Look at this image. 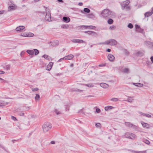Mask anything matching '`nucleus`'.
Returning <instances> with one entry per match:
<instances>
[{
  "instance_id": "1",
  "label": "nucleus",
  "mask_w": 153,
  "mask_h": 153,
  "mask_svg": "<svg viewBox=\"0 0 153 153\" xmlns=\"http://www.w3.org/2000/svg\"><path fill=\"white\" fill-rule=\"evenodd\" d=\"M52 127V125L49 122L44 123L42 126L43 132L44 133H46Z\"/></svg>"
},
{
  "instance_id": "2",
  "label": "nucleus",
  "mask_w": 153,
  "mask_h": 153,
  "mask_svg": "<svg viewBox=\"0 0 153 153\" xmlns=\"http://www.w3.org/2000/svg\"><path fill=\"white\" fill-rule=\"evenodd\" d=\"M124 137L126 138H129L131 140L137 138L136 136L134 134L127 132L125 134Z\"/></svg>"
},
{
  "instance_id": "3",
  "label": "nucleus",
  "mask_w": 153,
  "mask_h": 153,
  "mask_svg": "<svg viewBox=\"0 0 153 153\" xmlns=\"http://www.w3.org/2000/svg\"><path fill=\"white\" fill-rule=\"evenodd\" d=\"M129 3L130 1L128 0H127L125 1H123V2H122L121 4V6L122 7V9H124L126 7V9H130V6H128Z\"/></svg>"
},
{
  "instance_id": "4",
  "label": "nucleus",
  "mask_w": 153,
  "mask_h": 153,
  "mask_svg": "<svg viewBox=\"0 0 153 153\" xmlns=\"http://www.w3.org/2000/svg\"><path fill=\"white\" fill-rule=\"evenodd\" d=\"M107 45H115L117 44V42L114 39H110L106 41Z\"/></svg>"
},
{
  "instance_id": "5",
  "label": "nucleus",
  "mask_w": 153,
  "mask_h": 153,
  "mask_svg": "<svg viewBox=\"0 0 153 153\" xmlns=\"http://www.w3.org/2000/svg\"><path fill=\"white\" fill-rule=\"evenodd\" d=\"M109 10H103L101 13V14L104 17H107L109 16Z\"/></svg>"
},
{
  "instance_id": "6",
  "label": "nucleus",
  "mask_w": 153,
  "mask_h": 153,
  "mask_svg": "<svg viewBox=\"0 0 153 153\" xmlns=\"http://www.w3.org/2000/svg\"><path fill=\"white\" fill-rule=\"evenodd\" d=\"M45 19L48 21H51V15L50 12L48 11L45 16Z\"/></svg>"
},
{
  "instance_id": "7",
  "label": "nucleus",
  "mask_w": 153,
  "mask_h": 153,
  "mask_svg": "<svg viewBox=\"0 0 153 153\" xmlns=\"http://www.w3.org/2000/svg\"><path fill=\"white\" fill-rule=\"evenodd\" d=\"M85 33H87L89 35H91L93 36H97V33L96 32L93 31H85Z\"/></svg>"
},
{
  "instance_id": "8",
  "label": "nucleus",
  "mask_w": 153,
  "mask_h": 153,
  "mask_svg": "<svg viewBox=\"0 0 153 153\" xmlns=\"http://www.w3.org/2000/svg\"><path fill=\"white\" fill-rule=\"evenodd\" d=\"M108 59L111 62H113L114 60V56L111 54H109L107 56Z\"/></svg>"
},
{
  "instance_id": "9",
  "label": "nucleus",
  "mask_w": 153,
  "mask_h": 153,
  "mask_svg": "<svg viewBox=\"0 0 153 153\" xmlns=\"http://www.w3.org/2000/svg\"><path fill=\"white\" fill-rule=\"evenodd\" d=\"M59 42L57 41L50 42V45L52 46H55L58 45Z\"/></svg>"
},
{
  "instance_id": "10",
  "label": "nucleus",
  "mask_w": 153,
  "mask_h": 153,
  "mask_svg": "<svg viewBox=\"0 0 153 153\" xmlns=\"http://www.w3.org/2000/svg\"><path fill=\"white\" fill-rule=\"evenodd\" d=\"M100 86L104 88H107L109 87V85L105 83H101L100 84Z\"/></svg>"
},
{
  "instance_id": "11",
  "label": "nucleus",
  "mask_w": 153,
  "mask_h": 153,
  "mask_svg": "<svg viewBox=\"0 0 153 153\" xmlns=\"http://www.w3.org/2000/svg\"><path fill=\"white\" fill-rule=\"evenodd\" d=\"M74 57V55L72 54H70L65 57V59L70 60L72 59Z\"/></svg>"
},
{
  "instance_id": "12",
  "label": "nucleus",
  "mask_w": 153,
  "mask_h": 153,
  "mask_svg": "<svg viewBox=\"0 0 153 153\" xmlns=\"http://www.w3.org/2000/svg\"><path fill=\"white\" fill-rule=\"evenodd\" d=\"M125 124L127 126L131 128L132 127H135V126L133 125L131 123L129 122H125Z\"/></svg>"
},
{
  "instance_id": "13",
  "label": "nucleus",
  "mask_w": 153,
  "mask_h": 153,
  "mask_svg": "<svg viewBox=\"0 0 153 153\" xmlns=\"http://www.w3.org/2000/svg\"><path fill=\"white\" fill-rule=\"evenodd\" d=\"M153 13V10H152L151 11H149L146 12L145 14V17H149L151 16Z\"/></svg>"
},
{
  "instance_id": "14",
  "label": "nucleus",
  "mask_w": 153,
  "mask_h": 153,
  "mask_svg": "<svg viewBox=\"0 0 153 153\" xmlns=\"http://www.w3.org/2000/svg\"><path fill=\"white\" fill-rule=\"evenodd\" d=\"M145 52L144 51H138L136 53V55L137 56H143Z\"/></svg>"
},
{
  "instance_id": "15",
  "label": "nucleus",
  "mask_w": 153,
  "mask_h": 153,
  "mask_svg": "<svg viewBox=\"0 0 153 153\" xmlns=\"http://www.w3.org/2000/svg\"><path fill=\"white\" fill-rule=\"evenodd\" d=\"M53 65V63L51 62H50L47 66V70L48 71H50Z\"/></svg>"
},
{
  "instance_id": "16",
  "label": "nucleus",
  "mask_w": 153,
  "mask_h": 153,
  "mask_svg": "<svg viewBox=\"0 0 153 153\" xmlns=\"http://www.w3.org/2000/svg\"><path fill=\"white\" fill-rule=\"evenodd\" d=\"M141 124L143 127L146 128H149L150 126L149 125L148 123H146L143 122H141Z\"/></svg>"
},
{
  "instance_id": "17",
  "label": "nucleus",
  "mask_w": 153,
  "mask_h": 153,
  "mask_svg": "<svg viewBox=\"0 0 153 153\" xmlns=\"http://www.w3.org/2000/svg\"><path fill=\"white\" fill-rule=\"evenodd\" d=\"M25 27L23 26H21L16 28V30L17 31H21L24 30Z\"/></svg>"
},
{
  "instance_id": "18",
  "label": "nucleus",
  "mask_w": 153,
  "mask_h": 153,
  "mask_svg": "<svg viewBox=\"0 0 153 153\" xmlns=\"http://www.w3.org/2000/svg\"><path fill=\"white\" fill-rule=\"evenodd\" d=\"M17 8V6L14 4H13L9 6L8 7V10H11L13 9H16Z\"/></svg>"
},
{
  "instance_id": "19",
  "label": "nucleus",
  "mask_w": 153,
  "mask_h": 153,
  "mask_svg": "<svg viewBox=\"0 0 153 153\" xmlns=\"http://www.w3.org/2000/svg\"><path fill=\"white\" fill-rule=\"evenodd\" d=\"M63 21L65 22H68L70 21L69 18L67 17H63Z\"/></svg>"
},
{
  "instance_id": "20",
  "label": "nucleus",
  "mask_w": 153,
  "mask_h": 153,
  "mask_svg": "<svg viewBox=\"0 0 153 153\" xmlns=\"http://www.w3.org/2000/svg\"><path fill=\"white\" fill-rule=\"evenodd\" d=\"M9 103L7 102L4 101H0V106H2L6 105H8Z\"/></svg>"
},
{
  "instance_id": "21",
  "label": "nucleus",
  "mask_w": 153,
  "mask_h": 153,
  "mask_svg": "<svg viewBox=\"0 0 153 153\" xmlns=\"http://www.w3.org/2000/svg\"><path fill=\"white\" fill-rule=\"evenodd\" d=\"M82 27H85V29H87V27H88L89 28L91 29H94L96 28L95 26H82Z\"/></svg>"
},
{
  "instance_id": "22",
  "label": "nucleus",
  "mask_w": 153,
  "mask_h": 153,
  "mask_svg": "<svg viewBox=\"0 0 153 153\" xmlns=\"http://www.w3.org/2000/svg\"><path fill=\"white\" fill-rule=\"evenodd\" d=\"M134 97H128L127 101L129 102H132L134 100Z\"/></svg>"
},
{
  "instance_id": "23",
  "label": "nucleus",
  "mask_w": 153,
  "mask_h": 153,
  "mask_svg": "<svg viewBox=\"0 0 153 153\" xmlns=\"http://www.w3.org/2000/svg\"><path fill=\"white\" fill-rule=\"evenodd\" d=\"M27 52L30 55H33L34 53L33 50H28L27 51Z\"/></svg>"
},
{
  "instance_id": "24",
  "label": "nucleus",
  "mask_w": 153,
  "mask_h": 153,
  "mask_svg": "<svg viewBox=\"0 0 153 153\" xmlns=\"http://www.w3.org/2000/svg\"><path fill=\"white\" fill-rule=\"evenodd\" d=\"M114 107L113 106H109L105 107V110L106 111H108L109 110L113 108H114Z\"/></svg>"
},
{
  "instance_id": "25",
  "label": "nucleus",
  "mask_w": 153,
  "mask_h": 153,
  "mask_svg": "<svg viewBox=\"0 0 153 153\" xmlns=\"http://www.w3.org/2000/svg\"><path fill=\"white\" fill-rule=\"evenodd\" d=\"M133 84L136 86L140 87L143 86V84L140 83H133Z\"/></svg>"
},
{
  "instance_id": "26",
  "label": "nucleus",
  "mask_w": 153,
  "mask_h": 153,
  "mask_svg": "<svg viewBox=\"0 0 153 153\" xmlns=\"http://www.w3.org/2000/svg\"><path fill=\"white\" fill-rule=\"evenodd\" d=\"M84 85L89 88L93 87L94 86V84L92 83H89L87 84H85Z\"/></svg>"
},
{
  "instance_id": "27",
  "label": "nucleus",
  "mask_w": 153,
  "mask_h": 153,
  "mask_svg": "<svg viewBox=\"0 0 153 153\" xmlns=\"http://www.w3.org/2000/svg\"><path fill=\"white\" fill-rule=\"evenodd\" d=\"M61 27L62 28L64 29H67L69 27V25H68L67 24H64L62 25L61 26Z\"/></svg>"
},
{
  "instance_id": "28",
  "label": "nucleus",
  "mask_w": 153,
  "mask_h": 153,
  "mask_svg": "<svg viewBox=\"0 0 153 153\" xmlns=\"http://www.w3.org/2000/svg\"><path fill=\"white\" fill-rule=\"evenodd\" d=\"M3 68L7 70H9L10 68V66L9 65H7L4 66Z\"/></svg>"
},
{
  "instance_id": "29",
  "label": "nucleus",
  "mask_w": 153,
  "mask_h": 153,
  "mask_svg": "<svg viewBox=\"0 0 153 153\" xmlns=\"http://www.w3.org/2000/svg\"><path fill=\"white\" fill-rule=\"evenodd\" d=\"M54 111L57 115L60 114H61V113L60 112V111L57 109H55Z\"/></svg>"
},
{
  "instance_id": "30",
  "label": "nucleus",
  "mask_w": 153,
  "mask_h": 153,
  "mask_svg": "<svg viewBox=\"0 0 153 153\" xmlns=\"http://www.w3.org/2000/svg\"><path fill=\"white\" fill-rule=\"evenodd\" d=\"M109 16H110V17H111L112 16H115V14L113 12L111 11L110 10H109Z\"/></svg>"
},
{
  "instance_id": "31",
  "label": "nucleus",
  "mask_w": 153,
  "mask_h": 153,
  "mask_svg": "<svg viewBox=\"0 0 153 153\" xmlns=\"http://www.w3.org/2000/svg\"><path fill=\"white\" fill-rule=\"evenodd\" d=\"M42 57L44 58L45 59L49 60L50 59V57L48 55H44L42 56Z\"/></svg>"
},
{
  "instance_id": "32",
  "label": "nucleus",
  "mask_w": 153,
  "mask_h": 153,
  "mask_svg": "<svg viewBox=\"0 0 153 153\" xmlns=\"http://www.w3.org/2000/svg\"><path fill=\"white\" fill-rule=\"evenodd\" d=\"M123 72L124 73H128L129 72V69L128 68H125L123 70Z\"/></svg>"
},
{
  "instance_id": "33",
  "label": "nucleus",
  "mask_w": 153,
  "mask_h": 153,
  "mask_svg": "<svg viewBox=\"0 0 153 153\" xmlns=\"http://www.w3.org/2000/svg\"><path fill=\"white\" fill-rule=\"evenodd\" d=\"M84 109L82 108V109L79 110L78 111L77 113H80V114L82 113L83 114H84Z\"/></svg>"
},
{
  "instance_id": "34",
  "label": "nucleus",
  "mask_w": 153,
  "mask_h": 153,
  "mask_svg": "<svg viewBox=\"0 0 153 153\" xmlns=\"http://www.w3.org/2000/svg\"><path fill=\"white\" fill-rule=\"evenodd\" d=\"M33 51H34V53H35V55H37L39 53V51L37 49H34Z\"/></svg>"
},
{
  "instance_id": "35",
  "label": "nucleus",
  "mask_w": 153,
  "mask_h": 153,
  "mask_svg": "<svg viewBox=\"0 0 153 153\" xmlns=\"http://www.w3.org/2000/svg\"><path fill=\"white\" fill-rule=\"evenodd\" d=\"M113 21L111 19H109L108 21V23L109 24H112L113 23Z\"/></svg>"
},
{
  "instance_id": "36",
  "label": "nucleus",
  "mask_w": 153,
  "mask_h": 153,
  "mask_svg": "<svg viewBox=\"0 0 153 153\" xmlns=\"http://www.w3.org/2000/svg\"><path fill=\"white\" fill-rule=\"evenodd\" d=\"M40 98V96L39 94H36L35 97L36 100L39 101Z\"/></svg>"
},
{
  "instance_id": "37",
  "label": "nucleus",
  "mask_w": 153,
  "mask_h": 153,
  "mask_svg": "<svg viewBox=\"0 0 153 153\" xmlns=\"http://www.w3.org/2000/svg\"><path fill=\"white\" fill-rule=\"evenodd\" d=\"M27 37H33L34 35L32 33H29L28 34H27Z\"/></svg>"
},
{
  "instance_id": "38",
  "label": "nucleus",
  "mask_w": 153,
  "mask_h": 153,
  "mask_svg": "<svg viewBox=\"0 0 153 153\" xmlns=\"http://www.w3.org/2000/svg\"><path fill=\"white\" fill-rule=\"evenodd\" d=\"M111 100L114 102H117L118 100L117 98H114L111 99Z\"/></svg>"
},
{
  "instance_id": "39",
  "label": "nucleus",
  "mask_w": 153,
  "mask_h": 153,
  "mask_svg": "<svg viewBox=\"0 0 153 153\" xmlns=\"http://www.w3.org/2000/svg\"><path fill=\"white\" fill-rule=\"evenodd\" d=\"M90 10H81V12L82 13H84L85 12L87 13H89L90 12Z\"/></svg>"
},
{
  "instance_id": "40",
  "label": "nucleus",
  "mask_w": 153,
  "mask_h": 153,
  "mask_svg": "<svg viewBox=\"0 0 153 153\" xmlns=\"http://www.w3.org/2000/svg\"><path fill=\"white\" fill-rule=\"evenodd\" d=\"M133 25L131 23H129L128 25V27L130 29H131L133 27Z\"/></svg>"
},
{
  "instance_id": "41",
  "label": "nucleus",
  "mask_w": 153,
  "mask_h": 153,
  "mask_svg": "<svg viewBox=\"0 0 153 153\" xmlns=\"http://www.w3.org/2000/svg\"><path fill=\"white\" fill-rule=\"evenodd\" d=\"M79 39H73L72 40V41L74 43H78Z\"/></svg>"
},
{
  "instance_id": "42",
  "label": "nucleus",
  "mask_w": 153,
  "mask_h": 153,
  "mask_svg": "<svg viewBox=\"0 0 153 153\" xmlns=\"http://www.w3.org/2000/svg\"><path fill=\"white\" fill-rule=\"evenodd\" d=\"M20 36H22L27 37V34L25 33H22L21 34Z\"/></svg>"
},
{
  "instance_id": "43",
  "label": "nucleus",
  "mask_w": 153,
  "mask_h": 153,
  "mask_svg": "<svg viewBox=\"0 0 153 153\" xmlns=\"http://www.w3.org/2000/svg\"><path fill=\"white\" fill-rule=\"evenodd\" d=\"M101 124L99 123H97L95 124V126L97 127H100Z\"/></svg>"
},
{
  "instance_id": "44",
  "label": "nucleus",
  "mask_w": 153,
  "mask_h": 153,
  "mask_svg": "<svg viewBox=\"0 0 153 153\" xmlns=\"http://www.w3.org/2000/svg\"><path fill=\"white\" fill-rule=\"evenodd\" d=\"M144 43L146 45H150L151 44V42L149 41H146Z\"/></svg>"
},
{
  "instance_id": "45",
  "label": "nucleus",
  "mask_w": 153,
  "mask_h": 153,
  "mask_svg": "<svg viewBox=\"0 0 153 153\" xmlns=\"http://www.w3.org/2000/svg\"><path fill=\"white\" fill-rule=\"evenodd\" d=\"M96 113H100L101 111L99 108H97L96 110Z\"/></svg>"
},
{
  "instance_id": "46",
  "label": "nucleus",
  "mask_w": 153,
  "mask_h": 153,
  "mask_svg": "<svg viewBox=\"0 0 153 153\" xmlns=\"http://www.w3.org/2000/svg\"><path fill=\"white\" fill-rule=\"evenodd\" d=\"M107 44H108L107 43L106 41L105 42H101L100 43H98L97 44V45H107Z\"/></svg>"
},
{
  "instance_id": "47",
  "label": "nucleus",
  "mask_w": 153,
  "mask_h": 153,
  "mask_svg": "<svg viewBox=\"0 0 153 153\" xmlns=\"http://www.w3.org/2000/svg\"><path fill=\"white\" fill-rule=\"evenodd\" d=\"M39 90V88H33L32 89V91H37Z\"/></svg>"
},
{
  "instance_id": "48",
  "label": "nucleus",
  "mask_w": 153,
  "mask_h": 153,
  "mask_svg": "<svg viewBox=\"0 0 153 153\" xmlns=\"http://www.w3.org/2000/svg\"><path fill=\"white\" fill-rule=\"evenodd\" d=\"M56 143V141L54 140L51 141L50 142V144L52 145H54Z\"/></svg>"
},
{
  "instance_id": "49",
  "label": "nucleus",
  "mask_w": 153,
  "mask_h": 153,
  "mask_svg": "<svg viewBox=\"0 0 153 153\" xmlns=\"http://www.w3.org/2000/svg\"><path fill=\"white\" fill-rule=\"evenodd\" d=\"M11 118L14 121L17 120V119L16 118V117L13 116H11Z\"/></svg>"
},
{
  "instance_id": "50",
  "label": "nucleus",
  "mask_w": 153,
  "mask_h": 153,
  "mask_svg": "<svg viewBox=\"0 0 153 153\" xmlns=\"http://www.w3.org/2000/svg\"><path fill=\"white\" fill-rule=\"evenodd\" d=\"M144 116L149 118L151 117V115L149 114H144Z\"/></svg>"
},
{
  "instance_id": "51",
  "label": "nucleus",
  "mask_w": 153,
  "mask_h": 153,
  "mask_svg": "<svg viewBox=\"0 0 153 153\" xmlns=\"http://www.w3.org/2000/svg\"><path fill=\"white\" fill-rule=\"evenodd\" d=\"M135 27L136 29H140V26L138 25H135Z\"/></svg>"
},
{
  "instance_id": "52",
  "label": "nucleus",
  "mask_w": 153,
  "mask_h": 153,
  "mask_svg": "<svg viewBox=\"0 0 153 153\" xmlns=\"http://www.w3.org/2000/svg\"><path fill=\"white\" fill-rule=\"evenodd\" d=\"M145 143L148 145H149L150 144V142L147 140H146L145 142Z\"/></svg>"
},
{
  "instance_id": "53",
  "label": "nucleus",
  "mask_w": 153,
  "mask_h": 153,
  "mask_svg": "<svg viewBox=\"0 0 153 153\" xmlns=\"http://www.w3.org/2000/svg\"><path fill=\"white\" fill-rule=\"evenodd\" d=\"M85 42L83 40L81 39H79L78 43H85Z\"/></svg>"
},
{
  "instance_id": "54",
  "label": "nucleus",
  "mask_w": 153,
  "mask_h": 153,
  "mask_svg": "<svg viewBox=\"0 0 153 153\" xmlns=\"http://www.w3.org/2000/svg\"><path fill=\"white\" fill-rule=\"evenodd\" d=\"M114 25H112L111 26H110L109 27V29H110V30H113V29H114Z\"/></svg>"
},
{
  "instance_id": "55",
  "label": "nucleus",
  "mask_w": 153,
  "mask_h": 153,
  "mask_svg": "<svg viewBox=\"0 0 153 153\" xmlns=\"http://www.w3.org/2000/svg\"><path fill=\"white\" fill-rule=\"evenodd\" d=\"M136 153H145L144 151L135 152Z\"/></svg>"
},
{
  "instance_id": "56",
  "label": "nucleus",
  "mask_w": 153,
  "mask_h": 153,
  "mask_svg": "<svg viewBox=\"0 0 153 153\" xmlns=\"http://www.w3.org/2000/svg\"><path fill=\"white\" fill-rule=\"evenodd\" d=\"M19 114L20 116H24V113L23 112L20 113Z\"/></svg>"
},
{
  "instance_id": "57",
  "label": "nucleus",
  "mask_w": 153,
  "mask_h": 153,
  "mask_svg": "<svg viewBox=\"0 0 153 153\" xmlns=\"http://www.w3.org/2000/svg\"><path fill=\"white\" fill-rule=\"evenodd\" d=\"M65 57H63V58H62L60 59H59L58 61V62H61V61L62 60H63V59H65Z\"/></svg>"
},
{
  "instance_id": "58",
  "label": "nucleus",
  "mask_w": 153,
  "mask_h": 153,
  "mask_svg": "<svg viewBox=\"0 0 153 153\" xmlns=\"http://www.w3.org/2000/svg\"><path fill=\"white\" fill-rule=\"evenodd\" d=\"M5 11L4 10H2L0 11V14L3 13Z\"/></svg>"
},
{
  "instance_id": "59",
  "label": "nucleus",
  "mask_w": 153,
  "mask_h": 153,
  "mask_svg": "<svg viewBox=\"0 0 153 153\" xmlns=\"http://www.w3.org/2000/svg\"><path fill=\"white\" fill-rule=\"evenodd\" d=\"M57 1L58 2H59L62 3L64 2L62 0H57Z\"/></svg>"
},
{
  "instance_id": "60",
  "label": "nucleus",
  "mask_w": 153,
  "mask_h": 153,
  "mask_svg": "<svg viewBox=\"0 0 153 153\" xmlns=\"http://www.w3.org/2000/svg\"><path fill=\"white\" fill-rule=\"evenodd\" d=\"M4 73V71H0V74H3Z\"/></svg>"
},
{
  "instance_id": "61",
  "label": "nucleus",
  "mask_w": 153,
  "mask_h": 153,
  "mask_svg": "<svg viewBox=\"0 0 153 153\" xmlns=\"http://www.w3.org/2000/svg\"><path fill=\"white\" fill-rule=\"evenodd\" d=\"M79 6H81L83 5V3L82 2H79L78 4Z\"/></svg>"
},
{
  "instance_id": "62",
  "label": "nucleus",
  "mask_w": 153,
  "mask_h": 153,
  "mask_svg": "<svg viewBox=\"0 0 153 153\" xmlns=\"http://www.w3.org/2000/svg\"><path fill=\"white\" fill-rule=\"evenodd\" d=\"M151 59L152 62L153 63V56H152L151 57Z\"/></svg>"
},
{
  "instance_id": "63",
  "label": "nucleus",
  "mask_w": 153,
  "mask_h": 153,
  "mask_svg": "<svg viewBox=\"0 0 153 153\" xmlns=\"http://www.w3.org/2000/svg\"><path fill=\"white\" fill-rule=\"evenodd\" d=\"M111 50L110 49H108L106 50V51L108 52H109L111 51Z\"/></svg>"
},
{
  "instance_id": "64",
  "label": "nucleus",
  "mask_w": 153,
  "mask_h": 153,
  "mask_svg": "<svg viewBox=\"0 0 153 153\" xmlns=\"http://www.w3.org/2000/svg\"><path fill=\"white\" fill-rule=\"evenodd\" d=\"M45 9V10H47V9H48V7H45V6H43V7Z\"/></svg>"
}]
</instances>
